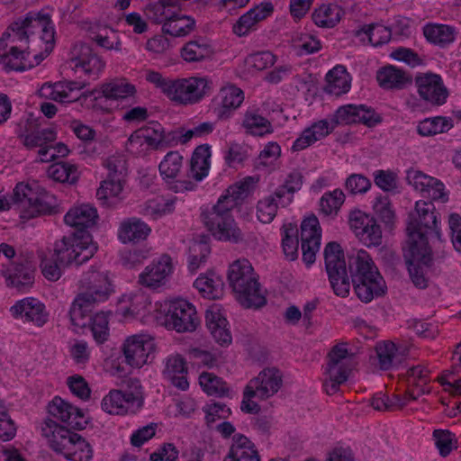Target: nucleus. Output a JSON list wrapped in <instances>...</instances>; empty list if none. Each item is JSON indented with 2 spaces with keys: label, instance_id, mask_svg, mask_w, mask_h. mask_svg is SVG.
<instances>
[{
  "label": "nucleus",
  "instance_id": "nucleus-32",
  "mask_svg": "<svg viewBox=\"0 0 461 461\" xmlns=\"http://www.w3.org/2000/svg\"><path fill=\"white\" fill-rule=\"evenodd\" d=\"M379 86L384 89H402L411 84V77L393 66H386L376 73Z\"/></svg>",
  "mask_w": 461,
  "mask_h": 461
},
{
  "label": "nucleus",
  "instance_id": "nucleus-9",
  "mask_svg": "<svg viewBox=\"0 0 461 461\" xmlns=\"http://www.w3.org/2000/svg\"><path fill=\"white\" fill-rule=\"evenodd\" d=\"M14 201L19 206L21 218L24 220L61 212L53 194L43 190H35L32 185L23 183L15 186Z\"/></svg>",
  "mask_w": 461,
  "mask_h": 461
},
{
  "label": "nucleus",
  "instance_id": "nucleus-45",
  "mask_svg": "<svg viewBox=\"0 0 461 461\" xmlns=\"http://www.w3.org/2000/svg\"><path fill=\"white\" fill-rule=\"evenodd\" d=\"M49 176L55 181L74 184L77 181L79 173L77 166L68 162H58L48 169Z\"/></svg>",
  "mask_w": 461,
  "mask_h": 461
},
{
  "label": "nucleus",
  "instance_id": "nucleus-26",
  "mask_svg": "<svg viewBox=\"0 0 461 461\" xmlns=\"http://www.w3.org/2000/svg\"><path fill=\"white\" fill-rule=\"evenodd\" d=\"M273 11L271 3H261L239 18L233 25V32L240 37L247 35L258 22L271 15Z\"/></svg>",
  "mask_w": 461,
  "mask_h": 461
},
{
  "label": "nucleus",
  "instance_id": "nucleus-37",
  "mask_svg": "<svg viewBox=\"0 0 461 461\" xmlns=\"http://www.w3.org/2000/svg\"><path fill=\"white\" fill-rule=\"evenodd\" d=\"M211 148L207 144L198 146L191 158L190 176L201 181L208 175L210 167Z\"/></svg>",
  "mask_w": 461,
  "mask_h": 461
},
{
  "label": "nucleus",
  "instance_id": "nucleus-61",
  "mask_svg": "<svg viewBox=\"0 0 461 461\" xmlns=\"http://www.w3.org/2000/svg\"><path fill=\"white\" fill-rule=\"evenodd\" d=\"M276 62V57L270 51H261L249 55L246 63L257 70H264Z\"/></svg>",
  "mask_w": 461,
  "mask_h": 461
},
{
  "label": "nucleus",
  "instance_id": "nucleus-54",
  "mask_svg": "<svg viewBox=\"0 0 461 461\" xmlns=\"http://www.w3.org/2000/svg\"><path fill=\"white\" fill-rule=\"evenodd\" d=\"M143 139L146 140V145L155 150L160 149L161 137L164 127L157 122H151L148 125L139 129Z\"/></svg>",
  "mask_w": 461,
  "mask_h": 461
},
{
  "label": "nucleus",
  "instance_id": "nucleus-47",
  "mask_svg": "<svg viewBox=\"0 0 461 461\" xmlns=\"http://www.w3.org/2000/svg\"><path fill=\"white\" fill-rule=\"evenodd\" d=\"M243 126L252 135L263 136L272 132L270 122L265 117L253 112H247L243 120Z\"/></svg>",
  "mask_w": 461,
  "mask_h": 461
},
{
  "label": "nucleus",
  "instance_id": "nucleus-3",
  "mask_svg": "<svg viewBox=\"0 0 461 461\" xmlns=\"http://www.w3.org/2000/svg\"><path fill=\"white\" fill-rule=\"evenodd\" d=\"M35 54H41L35 43L14 22L0 39V63L5 70L24 71L40 64Z\"/></svg>",
  "mask_w": 461,
  "mask_h": 461
},
{
  "label": "nucleus",
  "instance_id": "nucleus-14",
  "mask_svg": "<svg viewBox=\"0 0 461 461\" xmlns=\"http://www.w3.org/2000/svg\"><path fill=\"white\" fill-rule=\"evenodd\" d=\"M346 346V343H339L328 354L327 374L329 379L323 384L328 394L338 392L339 385L347 381L351 370L348 361L352 359L353 354L348 352Z\"/></svg>",
  "mask_w": 461,
  "mask_h": 461
},
{
  "label": "nucleus",
  "instance_id": "nucleus-19",
  "mask_svg": "<svg viewBox=\"0 0 461 461\" xmlns=\"http://www.w3.org/2000/svg\"><path fill=\"white\" fill-rule=\"evenodd\" d=\"M3 276L7 286L26 292L34 284L35 266L28 258L20 259L3 271Z\"/></svg>",
  "mask_w": 461,
  "mask_h": 461
},
{
  "label": "nucleus",
  "instance_id": "nucleus-56",
  "mask_svg": "<svg viewBox=\"0 0 461 461\" xmlns=\"http://www.w3.org/2000/svg\"><path fill=\"white\" fill-rule=\"evenodd\" d=\"M122 178L120 177L107 176V178L102 182L101 186L97 189V198L105 201L109 197L118 196L122 190Z\"/></svg>",
  "mask_w": 461,
  "mask_h": 461
},
{
  "label": "nucleus",
  "instance_id": "nucleus-42",
  "mask_svg": "<svg viewBox=\"0 0 461 461\" xmlns=\"http://www.w3.org/2000/svg\"><path fill=\"white\" fill-rule=\"evenodd\" d=\"M342 9L337 5H321L312 13V21L320 27L332 28L341 19Z\"/></svg>",
  "mask_w": 461,
  "mask_h": 461
},
{
  "label": "nucleus",
  "instance_id": "nucleus-55",
  "mask_svg": "<svg viewBox=\"0 0 461 461\" xmlns=\"http://www.w3.org/2000/svg\"><path fill=\"white\" fill-rule=\"evenodd\" d=\"M211 252V249L206 242H194L189 248V269L195 271L200 265L203 263Z\"/></svg>",
  "mask_w": 461,
  "mask_h": 461
},
{
  "label": "nucleus",
  "instance_id": "nucleus-5",
  "mask_svg": "<svg viewBox=\"0 0 461 461\" xmlns=\"http://www.w3.org/2000/svg\"><path fill=\"white\" fill-rule=\"evenodd\" d=\"M146 80L160 89L171 101L182 104L199 102L212 89V81L207 77L172 79L164 77L159 72L150 70L146 74Z\"/></svg>",
  "mask_w": 461,
  "mask_h": 461
},
{
  "label": "nucleus",
  "instance_id": "nucleus-50",
  "mask_svg": "<svg viewBox=\"0 0 461 461\" xmlns=\"http://www.w3.org/2000/svg\"><path fill=\"white\" fill-rule=\"evenodd\" d=\"M183 157L177 151L168 152L159 164V172L164 178L176 177L182 167Z\"/></svg>",
  "mask_w": 461,
  "mask_h": 461
},
{
  "label": "nucleus",
  "instance_id": "nucleus-28",
  "mask_svg": "<svg viewBox=\"0 0 461 461\" xmlns=\"http://www.w3.org/2000/svg\"><path fill=\"white\" fill-rule=\"evenodd\" d=\"M98 218L96 209L83 204L70 209L64 217L66 224L77 229L75 232L86 231V229L93 227Z\"/></svg>",
  "mask_w": 461,
  "mask_h": 461
},
{
  "label": "nucleus",
  "instance_id": "nucleus-53",
  "mask_svg": "<svg viewBox=\"0 0 461 461\" xmlns=\"http://www.w3.org/2000/svg\"><path fill=\"white\" fill-rule=\"evenodd\" d=\"M278 203L274 195H268L258 202L257 217L263 223H270L276 217Z\"/></svg>",
  "mask_w": 461,
  "mask_h": 461
},
{
  "label": "nucleus",
  "instance_id": "nucleus-39",
  "mask_svg": "<svg viewBox=\"0 0 461 461\" xmlns=\"http://www.w3.org/2000/svg\"><path fill=\"white\" fill-rule=\"evenodd\" d=\"M194 286L204 298L215 300L222 295L223 283L214 274L201 276L194 283Z\"/></svg>",
  "mask_w": 461,
  "mask_h": 461
},
{
  "label": "nucleus",
  "instance_id": "nucleus-64",
  "mask_svg": "<svg viewBox=\"0 0 461 461\" xmlns=\"http://www.w3.org/2000/svg\"><path fill=\"white\" fill-rule=\"evenodd\" d=\"M370 180L359 174H352L349 176L345 184L346 189L353 194H364L370 188Z\"/></svg>",
  "mask_w": 461,
  "mask_h": 461
},
{
  "label": "nucleus",
  "instance_id": "nucleus-15",
  "mask_svg": "<svg viewBox=\"0 0 461 461\" xmlns=\"http://www.w3.org/2000/svg\"><path fill=\"white\" fill-rule=\"evenodd\" d=\"M166 326L177 332H192L200 323L195 307L187 300L176 298L167 303Z\"/></svg>",
  "mask_w": 461,
  "mask_h": 461
},
{
  "label": "nucleus",
  "instance_id": "nucleus-16",
  "mask_svg": "<svg viewBox=\"0 0 461 461\" xmlns=\"http://www.w3.org/2000/svg\"><path fill=\"white\" fill-rule=\"evenodd\" d=\"M69 64L76 72L93 80L99 77L105 67V62L92 47L83 42H77L71 48Z\"/></svg>",
  "mask_w": 461,
  "mask_h": 461
},
{
  "label": "nucleus",
  "instance_id": "nucleus-23",
  "mask_svg": "<svg viewBox=\"0 0 461 461\" xmlns=\"http://www.w3.org/2000/svg\"><path fill=\"white\" fill-rule=\"evenodd\" d=\"M172 258L162 255L157 261L147 266L139 276V283L146 287L156 288L164 284L166 278L172 273Z\"/></svg>",
  "mask_w": 461,
  "mask_h": 461
},
{
  "label": "nucleus",
  "instance_id": "nucleus-6",
  "mask_svg": "<svg viewBox=\"0 0 461 461\" xmlns=\"http://www.w3.org/2000/svg\"><path fill=\"white\" fill-rule=\"evenodd\" d=\"M42 436L57 454L71 461H89L93 456L91 445L80 435L70 431L55 420L47 419L41 427Z\"/></svg>",
  "mask_w": 461,
  "mask_h": 461
},
{
  "label": "nucleus",
  "instance_id": "nucleus-13",
  "mask_svg": "<svg viewBox=\"0 0 461 461\" xmlns=\"http://www.w3.org/2000/svg\"><path fill=\"white\" fill-rule=\"evenodd\" d=\"M325 268L334 293L340 297L349 294L350 282L341 246L336 241L329 242L324 249Z\"/></svg>",
  "mask_w": 461,
  "mask_h": 461
},
{
  "label": "nucleus",
  "instance_id": "nucleus-22",
  "mask_svg": "<svg viewBox=\"0 0 461 461\" xmlns=\"http://www.w3.org/2000/svg\"><path fill=\"white\" fill-rule=\"evenodd\" d=\"M282 374L276 367L265 368L257 377L251 379L248 385L249 390L258 393V398L265 400L274 395L282 386ZM252 393V391L249 392Z\"/></svg>",
  "mask_w": 461,
  "mask_h": 461
},
{
  "label": "nucleus",
  "instance_id": "nucleus-29",
  "mask_svg": "<svg viewBox=\"0 0 461 461\" xmlns=\"http://www.w3.org/2000/svg\"><path fill=\"white\" fill-rule=\"evenodd\" d=\"M375 351L379 361V367L382 370L398 367L408 353L407 348L400 349L391 341L378 343L375 347Z\"/></svg>",
  "mask_w": 461,
  "mask_h": 461
},
{
  "label": "nucleus",
  "instance_id": "nucleus-48",
  "mask_svg": "<svg viewBox=\"0 0 461 461\" xmlns=\"http://www.w3.org/2000/svg\"><path fill=\"white\" fill-rule=\"evenodd\" d=\"M282 246L285 257L290 260H294L298 257V230L296 225L292 223L283 226Z\"/></svg>",
  "mask_w": 461,
  "mask_h": 461
},
{
  "label": "nucleus",
  "instance_id": "nucleus-2",
  "mask_svg": "<svg viewBox=\"0 0 461 461\" xmlns=\"http://www.w3.org/2000/svg\"><path fill=\"white\" fill-rule=\"evenodd\" d=\"M78 294L70 307L69 315L73 326L85 327L90 319L86 315L96 304L106 301L113 292L107 275L94 267L85 272L79 280Z\"/></svg>",
  "mask_w": 461,
  "mask_h": 461
},
{
  "label": "nucleus",
  "instance_id": "nucleus-8",
  "mask_svg": "<svg viewBox=\"0 0 461 461\" xmlns=\"http://www.w3.org/2000/svg\"><path fill=\"white\" fill-rule=\"evenodd\" d=\"M437 214L431 203L417 202L415 212L409 215L406 228L408 248H411V253H416L417 249H431L429 246L428 236L435 233L439 238L437 229Z\"/></svg>",
  "mask_w": 461,
  "mask_h": 461
},
{
  "label": "nucleus",
  "instance_id": "nucleus-51",
  "mask_svg": "<svg viewBox=\"0 0 461 461\" xmlns=\"http://www.w3.org/2000/svg\"><path fill=\"white\" fill-rule=\"evenodd\" d=\"M221 95V111L219 113L220 117H223L228 110L238 108L243 102V92L237 87L231 86L222 89Z\"/></svg>",
  "mask_w": 461,
  "mask_h": 461
},
{
  "label": "nucleus",
  "instance_id": "nucleus-1",
  "mask_svg": "<svg viewBox=\"0 0 461 461\" xmlns=\"http://www.w3.org/2000/svg\"><path fill=\"white\" fill-rule=\"evenodd\" d=\"M255 184L254 177H245L230 185L210 211L202 213L205 227L215 239L233 243L243 240L242 231L237 226L231 211L249 196Z\"/></svg>",
  "mask_w": 461,
  "mask_h": 461
},
{
  "label": "nucleus",
  "instance_id": "nucleus-43",
  "mask_svg": "<svg viewBox=\"0 0 461 461\" xmlns=\"http://www.w3.org/2000/svg\"><path fill=\"white\" fill-rule=\"evenodd\" d=\"M348 75L343 67H336L330 70L326 76V91L334 95H340L349 90Z\"/></svg>",
  "mask_w": 461,
  "mask_h": 461
},
{
  "label": "nucleus",
  "instance_id": "nucleus-24",
  "mask_svg": "<svg viewBox=\"0 0 461 461\" xmlns=\"http://www.w3.org/2000/svg\"><path fill=\"white\" fill-rule=\"evenodd\" d=\"M418 92L421 98L437 105L443 104L447 97V90L441 77L436 74H426L416 78Z\"/></svg>",
  "mask_w": 461,
  "mask_h": 461
},
{
  "label": "nucleus",
  "instance_id": "nucleus-58",
  "mask_svg": "<svg viewBox=\"0 0 461 461\" xmlns=\"http://www.w3.org/2000/svg\"><path fill=\"white\" fill-rule=\"evenodd\" d=\"M104 167L107 168L110 177L122 178L127 171L126 158L122 154H114L109 156L104 161Z\"/></svg>",
  "mask_w": 461,
  "mask_h": 461
},
{
  "label": "nucleus",
  "instance_id": "nucleus-62",
  "mask_svg": "<svg viewBox=\"0 0 461 461\" xmlns=\"http://www.w3.org/2000/svg\"><path fill=\"white\" fill-rule=\"evenodd\" d=\"M68 153L69 149L63 142H59L55 146L50 145V147H45L38 151L41 162H50L58 158H64Z\"/></svg>",
  "mask_w": 461,
  "mask_h": 461
},
{
  "label": "nucleus",
  "instance_id": "nucleus-46",
  "mask_svg": "<svg viewBox=\"0 0 461 461\" xmlns=\"http://www.w3.org/2000/svg\"><path fill=\"white\" fill-rule=\"evenodd\" d=\"M452 127L453 124L450 120L438 116L421 121L417 127V131L421 136H431L447 131Z\"/></svg>",
  "mask_w": 461,
  "mask_h": 461
},
{
  "label": "nucleus",
  "instance_id": "nucleus-38",
  "mask_svg": "<svg viewBox=\"0 0 461 461\" xmlns=\"http://www.w3.org/2000/svg\"><path fill=\"white\" fill-rule=\"evenodd\" d=\"M423 34L430 43L444 47L455 40V31L451 26L429 23L423 27Z\"/></svg>",
  "mask_w": 461,
  "mask_h": 461
},
{
  "label": "nucleus",
  "instance_id": "nucleus-12",
  "mask_svg": "<svg viewBox=\"0 0 461 461\" xmlns=\"http://www.w3.org/2000/svg\"><path fill=\"white\" fill-rule=\"evenodd\" d=\"M124 383L130 392L113 389L104 397L102 409L105 412L116 415L135 413L142 406V388L140 380L130 378Z\"/></svg>",
  "mask_w": 461,
  "mask_h": 461
},
{
  "label": "nucleus",
  "instance_id": "nucleus-7",
  "mask_svg": "<svg viewBox=\"0 0 461 461\" xmlns=\"http://www.w3.org/2000/svg\"><path fill=\"white\" fill-rule=\"evenodd\" d=\"M228 280L237 300L242 306L259 308L266 304V297L249 260L238 259L234 261L230 266Z\"/></svg>",
  "mask_w": 461,
  "mask_h": 461
},
{
  "label": "nucleus",
  "instance_id": "nucleus-63",
  "mask_svg": "<svg viewBox=\"0 0 461 461\" xmlns=\"http://www.w3.org/2000/svg\"><path fill=\"white\" fill-rule=\"evenodd\" d=\"M367 246H379L382 243V230L376 221L372 217V221L365 228L359 236Z\"/></svg>",
  "mask_w": 461,
  "mask_h": 461
},
{
  "label": "nucleus",
  "instance_id": "nucleus-17",
  "mask_svg": "<svg viewBox=\"0 0 461 461\" xmlns=\"http://www.w3.org/2000/svg\"><path fill=\"white\" fill-rule=\"evenodd\" d=\"M155 348L154 339L149 334L131 335L124 340L122 345L126 363L137 368L153 359Z\"/></svg>",
  "mask_w": 461,
  "mask_h": 461
},
{
  "label": "nucleus",
  "instance_id": "nucleus-36",
  "mask_svg": "<svg viewBox=\"0 0 461 461\" xmlns=\"http://www.w3.org/2000/svg\"><path fill=\"white\" fill-rule=\"evenodd\" d=\"M164 374L178 389L184 391L188 388L189 384L185 376L186 363L181 356L176 355L167 358Z\"/></svg>",
  "mask_w": 461,
  "mask_h": 461
},
{
  "label": "nucleus",
  "instance_id": "nucleus-34",
  "mask_svg": "<svg viewBox=\"0 0 461 461\" xmlns=\"http://www.w3.org/2000/svg\"><path fill=\"white\" fill-rule=\"evenodd\" d=\"M150 230L144 221L133 217L121 223L118 236L123 243L139 242L146 240Z\"/></svg>",
  "mask_w": 461,
  "mask_h": 461
},
{
  "label": "nucleus",
  "instance_id": "nucleus-49",
  "mask_svg": "<svg viewBox=\"0 0 461 461\" xmlns=\"http://www.w3.org/2000/svg\"><path fill=\"white\" fill-rule=\"evenodd\" d=\"M94 311H90L86 315L89 321H86V327H90L95 339L98 343H103L108 337V320L104 312L93 314Z\"/></svg>",
  "mask_w": 461,
  "mask_h": 461
},
{
  "label": "nucleus",
  "instance_id": "nucleus-41",
  "mask_svg": "<svg viewBox=\"0 0 461 461\" xmlns=\"http://www.w3.org/2000/svg\"><path fill=\"white\" fill-rule=\"evenodd\" d=\"M354 35L357 37L364 35L372 45L381 46L391 40L392 32L389 27L375 23L362 26L354 32Z\"/></svg>",
  "mask_w": 461,
  "mask_h": 461
},
{
  "label": "nucleus",
  "instance_id": "nucleus-11",
  "mask_svg": "<svg viewBox=\"0 0 461 461\" xmlns=\"http://www.w3.org/2000/svg\"><path fill=\"white\" fill-rule=\"evenodd\" d=\"M26 32L32 43H35L41 54H35L36 63H41L53 50L55 31L50 14L44 12H30L24 19L16 21Z\"/></svg>",
  "mask_w": 461,
  "mask_h": 461
},
{
  "label": "nucleus",
  "instance_id": "nucleus-31",
  "mask_svg": "<svg viewBox=\"0 0 461 461\" xmlns=\"http://www.w3.org/2000/svg\"><path fill=\"white\" fill-rule=\"evenodd\" d=\"M213 52L209 41L202 37L189 41L180 50L182 59L188 63L202 62L212 59Z\"/></svg>",
  "mask_w": 461,
  "mask_h": 461
},
{
  "label": "nucleus",
  "instance_id": "nucleus-27",
  "mask_svg": "<svg viewBox=\"0 0 461 461\" xmlns=\"http://www.w3.org/2000/svg\"><path fill=\"white\" fill-rule=\"evenodd\" d=\"M205 323L213 339L221 346H229L232 341L228 321L218 309L211 308L205 312Z\"/></svg>",
  "mask_w": 461,
  "mask_h": 461
},
{
  "label": "nucleus",
  "instance_id": "nucleus-60",
  "mask_svg": "<svg viewBox=\"0 0 461 461\" xmlns=\"http://www.w3.org/2000/svg\"><path fill=\"white\" fill-rule=\"evenodd\" d=\"M41 267L42 275L50 281H57L61 276L60 267L59 261H56L51 255H41Z\"/></svg>",
  "mask_w": 461,
  "mask_h": 461
},
{
  "label": "nucleus",
  "instance_id": "nucleus-35",
  "mask_svg": "<svg viewBox=\"0 0 461 461\" xmlns=\"http://www.w3.org/2000/svg\"><path fill=\"white\" fill-rule=\"evenodd\" d=\"M195 29V20L188 15L178 14L175 11L168 21L162 25V32L173 37H185Z\"/></svg>",
  "mask_w": 461,
  "mask_h": 461
},
{
  "label": "nucleus",
  "instance_id": "nucleus-52",
  "mask_svg": "<svg viewBox=\"0 0 461 461\" xmlns=\"http://www.w3.org/2000/svg\"><path fill=\"white\" fill-rule=\"evenodd\" d=\"M345 201V194L339 189L325 193L320 201L321 212L325 215L336 213Z\"/></svg>",
  "mask_w": 461,
  "mask_h": 461
},
{
  "label": "nucleus",
  "instance_id": "nucleus-40",
  "mask_svg": "<svg viewBox=\"0 0 461 461\" xmlns=\"http://www.w3.org/2000/svg\"><path fill=\"white\" fill-rule=\"evenodd\" d=\"M23 144L29 149L39 147L40 149L50 147L49 143L53 142L57 139V133L52 128L32 129L27 130V133L22 135Z\"/></svg>",
  "mask_w": 461,
  "mask_h": 461
},
{
  "label": "nucleus",
  "instance_id": "nucleus-59",
  "mask_svg": "<svg viewBox=\"0 0 461 461\" xmlns=\"http://www.w3.org/2000/svg\"><path fill=\"white\" fill-rule=\"evenodd\" d=\"M173 201L159 203L156 200L148 201L141 208V213L152 219H158L173 210Z\"/></svg>",
  "mask_w": 461,
  "mask_h": 461
},
{
  "label": "nucleus",
  "instance_id": "nucleus-20",
  "mask_svg": "<svg viewBox=\"0 0 461 461\" xmlns=\"http://www.w3.org/2000/svg\"><path fill=\"white\" fill-rule=\"evenodd\" d=\"M49 413L66 423L74 429L86 428L87 420L82 410L65 402L60 397H55L48 406Z\"/></svg>",
  "mask_w": 461,
  "mask_h": 461
},
{
  "label": "nucleus",
  "instance_id": "nucleus-25",
  "mask_svg": "<svg viewBox=\"0 0 461 461\" xmlns=\"http://www.w3.org/2000/svg\"><path fill=\"white\" fill-rule=\"evenodd\" d=\"M11 312L15 318L21 317L24 321L32 322L38 327L43 326L48 321L44 304L32 297L17 302Z\"/></svg>",
  "mask_w": 461,
  "mask_h": 461
},
{
  "label": "nucleus",
  "instance_id": "nucleus-30",
  "mask_svg": "<svg viewBox=\"0 0 461 461\" xmlns=\"http://www.w3.org/2000/svg\"><path fill=\"white\" fill-rule=\"evenodd\" d=\"M227 458L229 461H260L255 445L242 434L233 436Z\"/></svg>",
  "mask_w": 461,
  "mask_h": 461
},
{
  "label": "nucleus",
  "instance_id": "nucleus-4",
  "mask_svg": "<svg viewBox=\"0 0 461 461\" xmlns=\"http://www.w3.org/2000/svg\"><path fill=\"white\" fill-rule=\"evenodd\" d=\"M348 269L354 290L363 303L384 294L385 282L366 250L360 249L348 257Z\"/></svg>",
  "mask_w": 461,
  "mask_h": 461
},
{
  "label": "nucleus",
  "instance_id": "nucleus-21",
  "mask_svg": "<svg viewBox=\"0 0 461 461\" xmlns=\"http://www.w3.org/2000/svg\"><path fill=\"white\" fill-rule=\"evenodd\" d=\"M403 250L412 283L418 288H426L428 280L425 276L424 268L429 267L432 261L431 249L423 251V249H417L419 255H416V253L412 254L411 248L406 247L403 248Z\"/></svg>",
  "mask_w": 461,
  "mask_h": 461
},
{
  "label": "nucleus",
  "instance_id": "nucleus-33",
  "mask_svg": "<svg viewBox=\"0 0 461 461\" xmlns=\"http://www.w3.org/2000/svg\"><path fill=\"white\" fill-rule=\"evenodd\" d=\"M135 92V86L124 79H113L110 82L104 83L100 90L95 89L90 95L96 93L98 95L95 96V99L103 96L110 100H122L132 96Z\"/></svg>",
  "mask_w": 461,
  "mask_h": 461
},
{
  "label": "nucleus",
  "instance_id": "nucleus-57",
  "mask_svg": "<svg viewBox=\"0 0 461 461\" xmlns=\"http://www.w3.org/2000/svg\"><path fill=\"white\" fill-rule=\"evenodd\" d=\"M357 105L355 104L340 106L330 119L331 128H335L339 124L357 123Z\"/></svg>",
  "mask_w": 461,
  "mask_h": 461
},
{
  "label": "nucleus",
  "instance_id": "nucleus-44",
  "mask_svg": "<svg viewBox=\"0 0 461 461\" xmlns=\"http://www.w3.org/2000/svg\"><path fill=\"white\" fill-rule=\"evenodd\" d=\"M199 383L203 390L209 395L218 397L229 395L230 388L227 384L212 373L203 372L199 376Z\"/></svg>",
  "mask_w": 461,
  "mask_h": 461
},
{
  "label": "nucleus",
  "instance_id": "nucleus-10",
  "mask_svg": "<svg viewBox=\"0 0 461 461\" xmlns=\"http://www.w3.org/2000/svg\"><path fill=\"white\" fill-rule=\"evenodd\" d=\"M96 250L97 247L93 242L91 234L88 231H78L56 241L49 254L63 267L73 263L80 266L88 261Z\"/></svg>",
  "mask_w": 461,
  "mask_h": 461
},
{
  "label": "nucleus",
  "instance_id": "nucleus-18",
  "mask_svg": "<svg viewBox=\"0 0 461 461\" xmlns=\"http://www.w3.org/2000/svg\"><path fill=\"white\" fill-rule=\"evenodd\" d=\"M321 229L315 215L305 218L301 223V247L303 260L306 265L315 261V256L320 249Z\"/></svg>",
  "mask_w": 461,
  "mask_h": 461
}]
</instances>
